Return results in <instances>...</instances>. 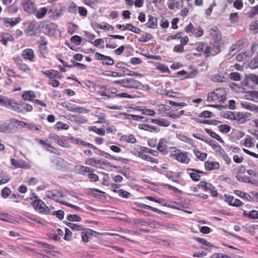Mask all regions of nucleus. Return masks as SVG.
I'll return each mask as SVG.
<instances>
[{
	"label": "nucleus",
	"mask_w": 258,
	"mask_h": 258,
	"mask_svg": "<svg viewBox=\"0 0 258 258\" xmlns=\"http://www.w3.org/2000/svg\"><path fill=\"white\" fill-rule=\"evenodd\" d=\"M22 55L24 59L33 61L34 57V51L31 49H26L23 51Z\"/></svg>",
	"instance_id": "21"
},
{
	"label": "nucleus",
	"mask_w": 258,
	"mask_h": 258,
	"mask_svg": "<svg viewBox=\"0 0 258 258\" xmlns=\"http://www.w3.org/2000/svg\"><path fill=\"white\" fill-rule=\"evenodd\" d=\"M241 105L243 108L246 109L258 112V107L251 103L246 101H242L241 103Z\"/></svg>",
	"instance_id": "22"
},
{
	"label": "nucleus",
	"mask_w": 258,
	"mask_h": 258,
	"mask_svg": "<svg viewBox=\"0 0 258 258\" xmlns=\"http://www.w3.org/2000/svg\"><path fill=\"white\" fill-rule=\"evenodd\" d=\"M152 36L149 33H146L145 35H142L139 39V41L142 42H146L150 40Z\"/></svg>",
	"instance_id": "60"
},
{
	"label": "nucleus",
	"mask_w": 258,
	"mask_h": 258,
	"mask_svg": "<svg viewBox=\"0 0 258 258\" xmlns=\"http://www.w3.org/2000/svg\"><path fill=\"white\" fill-rule=\"evenodd\" d=\"M90 229H87L81 233V236L84 242H87L89 241V239L91 238Z\"/></svg>",
	"instance_id": "33"
},
{
	"label": "nucleus",
	"mask_w": 258,
	"mask_h": 258,
	"mask_svg": "<svg viewBox=\"0 0 258 258\" xmlns=\"http://www.w3.org/2000/svg\"><path fill=\"white\" fill-rule=\"evenodd\" d=\"M35 210L39 213L48 215L51 212V210L53 209V207H48L42 200H37L33 206Z\"/></svg>",
	"instance_id": "3"
},
{
	"label": "nucleus",
	"mask_w": 258,
	"mask_h": 258,
	"mask_svg": "<svg viewBox=\"0 0 258 258\" xmlns=\"http://www.w3.org/2000/svg\"><path fill=\"white\" fill-rule=\"evenodd\" d=\"M139 128L147 131H149L150 132H158L159 130L157 128V127L154 126H151L148 124H139Z\"/></svg>",
	"instance_id": "27"
},
{
	"label": "nucleus",
	"mask_w": 258,
	"mask_h": 258,
	"mask_svg": "<svg viewBox=\"0 0 258 258\" xmlns=\"http://www.w3.org/2000/svg\"><path fill=\"white\" fill-rule=\"evenodd\" d=\"M243 145L247 148H251L254 146V144L252 141L251 137L249 135H246L243 140Z\"/></svg>",
	"instance_id": "38"
},
{
	"label": "nucleus",
	"mask_w": 258,
	"mask_h": 258,
	"mask_svg": "<svg viewBox=\"0 0 258 258\" xmlns=\"http://www.w3.org/2000/svg\"><path fill=\"white\" fill-rule=\"evenodd\" d=\"M51 162L52 166L57 169H60L65 167L66 161L61 158L53 157Z\"/></svg>",
	"instance_id": "17"
},
{
	"label": "nucleus",
	"mask_w": 258,
	"mask_h": 258,
	"mask_svg": "<svg viewBox=\"0 0 258 258\" xmlns=\"http://www.w3.org/2000/svg\"><path fill=\"white\" fill-rule=\"evenodd\" d=\"M172 155L177 161L181 163L188 164L190 161V158L187 156V153L180 152L179 150L175 151Z\"/></svg>",
	"instance_id": "9"
},
{
	"label": "nucleus",
	"mask_w": 258,
	"mask_h": 258,
	"mask_svg": "<svg viewBox=\"0 0 258 258\" xmlns=\"http://www.w3.org/2000/svg\"><path fill=\"white\" fill-rule=\"evenodd\" d=\"M148 27L150 28H156L157 27V19L156 17L149 15L148 21L146 24Z\"/></svg>",
	"instance_id": "23"
},
{
	"label": "nucleus",
	"mask_w": 258,
	"mask_h": 258,
	"mask_svg": "<svg viewBox=\"0 0 258 258\" xmlns=\"http://www.w3.org/2000/svg\"><path fill=\"white\" fill-rule=\"evenodd\" d=\"M35 97V93L32 91H25L22 95V98L25 100L32 101Z\"/></svg>",
	"instance_id": "31"
},
{
	"label": "nucleus",
	"mask_w": 258,
	"mask_h": 258,
	"mask_svg": "<svg viewBox=\"0 0 258 258\" xmlns=\"http://www.w3.org/2000/svg\"><path fill=\"white\" fill-rule=\"evenodd\" d=\"M48 139L62 147L69 148L70 147L69 143L65 139V137H59L54 134H50L48 136Z\"/></svg>",
	"instance_id": "7"
},
{
	"label": "nucleus",
	"mask_w": 258,
	"mask_h": 258,
	"mask_svg": "<svg viewBox=\"0 0 258 258\" xmlns=\"http://www.w3.org/2000/svg\"><path fill=\"white\" fill-rule=\"evenodd\" d=\"M113 83L118 84L126 89H139L142 86V83L139 81L131 78H126L123 79L116 80Z\"/></svg>",
	"instance_id": "2"
},
{
	"label": "nucleus",
	"mask_w": 258,
	"mask_h": 258,
	"mask_svg": "<svg viewBox=\"0 0 258 258\" xmlns=\"http://www.w3.org/2000/svg\"><path fill=\"white\" fill-rule=\"evenodd\" d=\"M249 68L252 69H255L258 68V59L253 58L249 63Z\"/></svg>",
	"instance_id": "64"
},
{
	"label": "nucleus",
	"mask_w": 258,
	"mask_h": 258,
	"mask_svg": "<svg viewBox=\"0 0 258 258\" xmlns=\"http://www.w3.org/2000/svg\"><path fill=\"white\" fill-rule=\"evenodd\" d=\"M70 140H72V142L74 143L77 144H80L83 146H87L88 143L87 142L84 141L79 138H75L74 137H72L70 138Z\"/></svg>",
	"instance_id": "56"
},
{
	"label": "nucleus",
	"mask_w": 258,
	"mask_h": 258,
	"mask_svg": "<svg viewBox=\"0 0 258 258\" xmlns=\"http://www.w3.org/2000/svg\"><path fill=\"white\" fill-rule=\"evenodd\" d=\"M138 206L139 207L143 208H145V209H146L148 210H151V211H152L154 212H156L157 213H158V214L162 213V211H161L160 210H159L157 208L152 207L150 206H149V205H146V204H144L143 203H138Z\"/></svg>",
	"instance_id": "39"
},
{
	"label": "nucleus",
	"mask_w": 258,
	"mask_h": 258,
	"mask_svg": "<svg viewBox=\"0 0 258 258\" xmlns=\"http://www.w3.org/2000/svg\"><path fill=\"white\" fill-rule=\"evenodd\" d=\"M225 201L229 205L233 207H240L243 205V203L241 201L234 198L232 196H225Z\"/></svg>",
	"instance_id": "15"
},
{
	"label": "nucleus",
	"mask_w": 258,
	"mask_h": 258,
	"mask_svg": "<svg viewBox=\"0 0 258 258\" xmlns=\"http://www.w3.org/2000/svg\"><path fill=\"white\" fill-rule=\"evenodd\" d=\"M204 165L206 169L209 171L218 169L220 168V164L218 162L207 161L205 162Z\"/></svg>",
	"instance_id": "20"
},
{
	"label": "nucleus",
	"mask_w": 258,
	"mask_h": 258,
	"mask_svg": "<svg viewBox=\"0 0 258 258\" xmlns=\"http://www.w3.org/2000/svg\"><path fill=\"white\" fill-rule=\"evenodd\" d=\"M12 165L15 168H22L25 165V162L21 160H17L14 158L11 159Z\"/></svg>",
	"instance_id": "40"
},
{
	"label": "nucleus",
	"mask_w": 258,
	"mask_h": 258,
	"mask_svg": "<svg viewBox=\"0 0 258 258\" xmlns=\"http://www.w3.org/2000/svg\"><path fill=\"white\" fill-rule=\"evenodd\" d=\"M239 47V44H233L229 49V54L231 55H234L238 51Z\"/></svg>",
	"instance_id": "57"
},
{
	"label": "nucleus",
	"mask_w": 258,
	"mask_h": 258,
	"mask_svg": "<svg viewBox=\"0 0 258 258\" xmlns=\"http://www.w3.org/2000/svg\"><path fill=\"white\" fill-rule=\"evenodd\" d=\"M55 128L58 130H68L69 128V125L61 121L57 122L55 125Z\"/></svg>",
	"instance_id": "51"
},
{
	"label": "nucleus",
	"mask_w": 258,
	"mask_h": 258,
	"mask_svg": "<svg viewBox=\"0 0 258 258\" xmlns=\"http://www.w3.org/2000/svg\"><path fill=\"white\" fill-rule=\"evenodd\" d=\"M2 20L4 24L6 26L9 24L10 26L13 27L19 23L21 21V18L20 17L15 18H3Z\"/></svg>",
	"instance_id": "18"
},
{
	"label": "nucleus",
	"mask_w": 258,
	"mask_h": 258,
	"mask_svg": "<svg viewBox=\"0 0 258 258\" xmlns=\"http://www.w3.org/2000/svg\"><path fill=\"white\" fill-rule=\"evenodd\" d=\"M95 116L98 118V120L96 121L95 123H105L106 122V116L104 113H99L96 114Z\"/></svg>",
	"instance_id": "41"
},
{
	"label": "nucleus",
	"mask_w": 258,
	"mask_h": 258,
	"mask_svg": "<svg viewBox=\"0 0 258 258\" xmlns=\"http://www.w3.org/2000/svg\"><path fill=\"white\" fill-rule=\"evenodd\" d=\"M42 73L50 79H53L57 77V71L53 70L43 71Z\"/></svg>",
	"instance_id": "48"
},
{
	"label": "nucleus",
	"mask_w": 258,
	"mask_h": 258,
	"mask_svg": "<svg viewBox=\"0 0 258 258\" xmlns=\"http://www.w3.org/2000/svg\"><path fill=\"white\" fill-rule=\"evenodd\" d=\"M138 157L144 160L148 161L152 163H158L157 160L141 152L139 153Z\"/></svg>",
	"instance_id": "36"
},
{
	"label": "nucleus",
	"mask_w": 258,
	"mask_h": 258,
	"mask_svg": "<svg viewBox=\"0 0 258 258\" xmlns=\"http://www.w3.org/2000/svg\"><path fill=\"white\" fill-rule=\"evenodd\" d=\"M104 75L107 77H121L123 76V74L122 73L108 71V73L104 74Z\"/></svg>",
	"instance_id": "59"
},
{
	"label": "nucleus",
	"mask_w": 258,
	"mask_h": 258,
	"mask_svg": "<svg viewBox=\"0 0 258 258\" xmlns=\"http://www.w3.org/2000/svg\"><path fill=\"white\" fill-rule=\"evenodd\" d=\"M66 225L73 231H81L84 230L83 226L74 223L67 222Z\"/></svg>",
	"instance_id": "46"
},
{
	"label": "nucleus",
	"mask_w": 258,
	"mask_h": 258,
	"mask_svg": "<svg viewBox=\"0 0 258 258\" xmlns=\"http://www.w3.org/2000/svg\"><path fill=\"white\" fill-rule=\"evenodd\" d=\"M118 193L119 196L123 198L128 199L131 196V194L129 192L122 189L118 190Z\"/></svg>",
	"instance_id": "61"
},
{
	"label": "nucleus",
	"mask_w": 258,
	"mask_h": 258,
	"mask_svg": "<svg viewBox=\"0 0 258 258\" xmlns=\"http://www.w3.org/2000/svg\"><path fill=\"white\" fill-rule=\"evenodd\" d=\"M132 222L135 225L141 226H147V222L142 219H135Z\"/></svg>",
	"instance_id": "58"
},
{
	"label": "nucleus",
	"mask_w": 258,
	"mask_h": 258,
	"mask_svg": "<svg viewBox=\"0 0 258 258\" xmlns=\"http://www.w3.org/2000/svg\"><path fill=\"white\" fill-rule=\"evenodd\" d=\"M200 187H202L206 191L211 190L214 188V187L210 183L206 182L205 181H201L198 184Z\"/></svg>",
	"instance_id": "35"
},
{
	"label": "nucleus",
	"mask_w": 258,
	"mask_h": 258,
	"mask_svg": "<svg viewBox=\"0 0 258 258\" xmlns=\"http://www.w3.org/2000/svg\"><path fill=\"white\" fill-rule=\"evenodd\" d=\"M226 99V92L223 88L215 89L213 92L208 93L207 101L222 103Z\"/></svg>",
	"instance_id": "1"
},
{
	"label": "nucleus",
	"mask_w": 258,
	"mask_h": 258,
	"mask_svg": "<svg viewBox=\"0 0 258 258\" xmlns=\"http://www.w3.org/2000/svg\"><path fill=\"white\" fill-rule=\"evenodd\" d=\"M35 141L37 142V143L40 144L42 146L43 149L55 155H60V153L58 150L54 147L51 146L50 144L47 143L42 140L38 138H36Z\"/></svg>",
	"instance_id": "10"
},
{
	"label": "nucleus",
	"mask_w": 258,
	"mask_h": 258,
	"mask_svg": "<svg viewBox=\"0 0 258 258\" xmlns=\"http://www.w3.org/2000/svg\"><path fill=\"white\" fill-rule=\"evenodd\" d=\"M196 240L199 243L203 244L204 245L209 247V248H213L214 247V245L211 243L210 242L206 240L205 239L202 238H197Z\"/></svg>",
	"instance_id": "47"
},
{
	"label": "nucleus",
	"mask_w": 258,
	"mask_h": 258,
	"mask_svg": "<svg viewBox=\"0 0 258 258\" xmlns=\"http://www.w3.org/2000/svg\"><path fill=\"white\" fill-rule=\"evenodd\" d=\"M250 30L253 33L258 32V21H253L250 25Z\"/></svg>",
	"instance_id": "54"
},
{
	"label": "nucleus",
	"mask_w": 258,
	"mask_h": 258,
	"mask_svg": "<svg viewBox=\"0 0 258 258\" xmlns=\"http://www.w3.org/2000/svg\"><path fill=\"white\" fill-rule=\"evenodd\" d=\"M13 40L14 37L12 35L9 33H4L2 35L0 41L3 45L6 46L8 41H12Z\"/></svg>",
	"instance_id": "29"
},
{
	"label": "nucleus",
	"mask_w": 258,
	"mask_h": 258,
	"mask_svg": "<svg viewBox=\"0 0 258 258\" xmlns=\"http://www.w3.org/2000/svg\"><path fill=\"white\" fill-rule=\"evenodd\" d=\"M167 142L168 141L167 139L165 138H162L159 140V143L158 144L157 149L160 152H162L164 154H167L168 152L167 150Z\"/></svg>",
	"instance_id": "19"
},
{
	"label": "nucleus",
	"mask_w": 258,
	"mask_h": 258,
	"mask_svg": "<svg viewBox=\"0 0 258 258\" xmlns=\"http://www.w3.org/2000/svg\"><path fill=\"white\" fill-rule=\"evenodd\" d=\"M125 118L130 120H134L137 121H144L143 119L145 118L142 116H139L134 114H125Z\"/></svg>",
	"instance_id": "42"
},
{
	"label": "nucleus",
	"mask_w": 258,
	"mask_h": 258,
	"mask_svg": "<svg viewBox=\"0 0 258 258\" xmlns=\"http://www.w3.org/2000/svg\"><path fill=\"white\" fill-rule=\"evenodd\" d=\"M165 175L169 179L171 180L172 181L179 183V180L177 179L179 177L178 174H176L173 172L169 171H165Z\"/></svg>",
	"instance_id": "28"
},
{
	"label": "nucleus",
	"mask_w": 258,
	"mask_h": 258,
	"mask_svg": "<svg viewBox=\"0 0 258 258\" xmlns=\"http://www.w3.org/2000/svg\"><path fill=\"white\" fill-rule=\"evenodd\" d=\"M67 219L68 221L73 222H80L81 221V218L76 214H69L67 216Z\"/></svg>",
	"instance_id": "49"
},
{
	"label": "nucleus",
	"mask_w": 258,
	"mask_h": 258,
	"mask_svg": "<svg viewBox=\"0 0 258 258\" xmlns=\"http://www.w3.org/2000/svg\"><path fill=\"white\" fill-rule=\"evenodd\" d=\"M188 170L192 171V172L190 173V178L194 181H199L201 177L200 174L202 173V171L192 168H190Z\"/></svg>",
	"instance_id": "26"
},
{
	"label": "nucleus",
	"mask_w": 258,
	"mask_h": 258,
	"mask_svg": "<svg viewBox=\"0 0 258 258\" xmlns=\"http://www.w3.org/2000/svg\"><path fill=\"white\" fill-rule=\"evenodd\" d=\"M3 106L6 107L18 113H24L20 105L13 99L5 97Z\"/></svg>",
	"instance_id": "4"
},
{
	"label": "nucleus",
	"mask_w": 258,
	"mask_h": 258,
	"mask_svg": "<svg viewBox=\"0 0 258 258\" xmlns=\"http://www.w3.org/2000/svg\"><path fill=\"white\" fill-rule=\"evenodd\" d=\"M167 6L171 10L175 9H180L183 6V0H168Z\"/></svg>",
	"instance_id": "16"
},
{
	"label": "nucleus",
	"mask_w": 258,
	"mask_h": 258,
	"mask_svg": "<svg viewBox=\"0 0 258 258\" xmlns=\"http://www.w3.org/2000/svg\"><path fill=\"white\" fill-rule=\"evenodd\" d=\"M14 124L8 121L0 122V133H12L14 128Z\"/></svg>",
	"instance_id": "14"
},
{
	"label": "nucleus",
	"mask_w": 258,
	"mask_h": 258,
	"mask_svg": "<svg viewBox=\"0 0 258 258\" xmlns=\"http://www.w3.org/2000/svg\"><path fill=\"white\" fill-rule=\"evenodd\" d=\"M212 81L215 83L226 82L228 79V75L226 73L222 74H216L211 77Z\"/></svg>",
	"instance_id": "13"
},
{
	"label": "nucleus",
	"mask_w": 258,
	"mask_h": 258,
	"mask_svg": "<svg viewBox=\"0 0 258 258\" xmlns=\"http://www.w3.org/2000/svg\"><path fill=\"white\" fill-rule=\"evenodd\" d=\"M0 215L4 217V218H0V219L5 222H10V220L14 219L12 216L7 213H0Z\"/></svg>",
	"instance_id": "55"
},
{
	"label": "nucleus",
	"mask_w": 258,
	"mask_h": 258,
	"mask_svg": "<svg viewBox=\"0 0 258 258\" xmlns=\"http://www.w3.org/2000/svg\"><path fill=\"white\" fill-rule=\"evenodd\" d=\"M21 5L24 11L29 14H35L36 12V7L33 0H22Z\"/></svg>",
	"instance_id": "8"
},
{
	"label": "nucleus",
	"mask_w": 258,
	"mask_h": 258,
	"mask_svg": "<svg viewBox=\"0 0 258 258\" xmlns=\"http://www.w3.org/2000/svg\"><path fill=\"white\" fill-rule=\"evenodd\" d=\"M242 215L251 219H256L258 218V211L254 210L249 212L243 211Z\"/></svg>",
	"instance_id": "24"
},
{
	"label": "nucleus",
	"mask_w": 258,
	"mask_h": 258,
	"mask_svg": "<svg viewBox=\"0 0 258 258\" xmlns=\"http://www.w3.org/2000/svg\"><path fill=\"white\" fill-rule=\"evenodd\" d=\"M194 153L197 158L201 161H204L206 159L207 154L206 153L201 152L198 150H194Z\"/></svg>",
	"instance_id": "43"
},
{
	"label": "nucleus",
	"mask_w": 258,
	"mask_h": 258,
	"mask_svg": "<svg viewBox=\"0 0 258 258\" xmlns=\"http://www.w3.org/2000/svg\"><path fill=\"white\" fill-rule=\"evenodd\" d=\"M48 11L47 8L45 7L41 8L37 11H36V17L38 19H42L44 17L47 12Z\"/></svg>",
	"instance_id": "37"
},
{
	"label": "nucleus",
	"mask_w": 258,
	"mask_h": 258,
	"mask_svg": "<svg viewBox=\"0 0 258 258\" xmlns=\"http://www.w3.org/2000/svg\"><path fill=\"white\" fill-rule=\"evenodd\" d=\"M95 56L96 59L102 60V63L103 65L112 66L114 64V60L110 56L102 54L99 52H96Z\"/></svg>",
	"instance_id": "11"
},
{
	"label": "nucleus",
	"mask_w": 258,
	"mask_h": 258,
	"mask_svg": "<svg viewBox=\"0 0 258 258\" xmlns=\"http://www.w3.org/2000/svg\"><path fill=\"white\" fill-rule=\"evenodd\" d=\"M218 129L223 133H228L230 132L231 127L228 124H221L218 126Z\"/></svg>",
	"instance_id": "53"
},
{
	"label": "nucleus",
	"mask_w": 258,
	"mask_h": 258,
	"mask_svg": "<svg viewBox=\"0 0 258 258\" xmlns=\"http://www.w3.org/2000/svg\"><path fill=\"white\" fill-rule=\"evenodd\" d=\"M89 130L96 133L98 135L103 136L105 134V130L103 128H98L96 126H91L89 127Z\"/></svg>",
	"instance_id": "44"
},
{
	"label": "nucleus",
	"mask_w": 258,
	"mask_h": 258,
	"mask_svg": "<svg viewBox=\"0 0 258 258\" xmlns=\"http://www.w3.org/2000/svg\"><path fill=\"white\" fill-rule=\"evenodd\" d=\"M90 110L84 107H78L75 105L73 112L79 113H85L89 112Z\"/></svg>",
	"instance_id": "52"
},
{
	"label": "nucleus",
	"mask_w": 258,
	"mask_h": 258,
	"mask_svg": "<svg viewBox=\"0 0 258 258\" xmlns=\"http://www.w3.org/2000/svg\"><path fill=\"white\" fill-rule=\"evenodd\" d=\"M125 29L136 34H139L141 31L140 28L136 27L132 24H126Z\"/></svg>",
	"instance_id": "45"
},
{
	"label": "nucleus",
	"mask_w": 258,
	"mask_h": 258,
	"mask_svg": "<svg viewBox=\"0 0 258 258\" xmlns=\"http://www.w3.org/2000/svg\"><path fill=\"white\" fill-rule=\"evenodd\" d=\"M176 137L180 141L188 143L191 146H194L195 143L194 140L188 138L186 136L182 134H177Z\"/></svg>",
	"instance_id": "32"
},
{
	"label": "nucleus",
	"mask_w": 258,
	"mask_h": 258,
	"mask_svg": "<svg viewBox=\"0 0 258 258\" xmlns=\"http://www.w3.org/2000/svg\"><path fill=\"white\" fill-rule=\"evenodd\" d=\"M76 170L78 173L86 175L87 173L93 171V169L86 166L79 165L76 166Z\"/></svg>",
	"instance_id": "25"
},
{
	"label": "nucleus",
	"mask_w": 258,
	"mask_h": 258,
	"mask_svg": "<svg viewBox=\"0 0 258 258\" xmlns=\"http://www.w3.org/2000/svg\"><path fill=\"white\" fill-rule=\"evenodd\" d=\"M75 105V104L69 102H63L61 103L62 107L66 108L68 110L72 112H73Z\"/></svg>",
	"instance_id": "50"
},
{
	"label": "nucleus",
	"mask_w": 258,
	"mask_h": 258,
	"mask_svg": "<svg viewBox=\"0 0 258 258\" xmlns=\"http://www.w3.org/2000/svg\"><path fill=\"white\" fill-rule=\"evenodd\" d=\"M71 120L78 123H85L88 120L82 115H73Z\"/></svg>",
	"instance_id": "34"
},
{
	"label": "nucleus",
	"mask_w": 258,
	"mask_h": 258,
	"mask_svg": "<svg viewBox=\"0 0 258 258\" xmlns=\"http://www.w3.org/2000/svg\"><path fill=\"white\" fill-rule=\"evenodd\" d=\"M210 36L213 42L221 44L220 41L221 40L222 36L216 27H213L211 29Z\"/></svg>",
	"instance_id": "12"
},
{
	"label": "nucleus",
	"mask_w": 258,
	"mask_h": 258,
	"mask_svg": "<svg viewBox=\"0 0 258 258\" xmlns=\"http://www.w3.org/2000/svg\"><path fill=\"white\" fill-rule=\"evenodd\" d=\"M122 138L123 140L128 143H135L136 142V139L133 135H130L129 136H124Z\"/></svg>",
	"instance_id": "62"
},
{
	"label": "nucleus",
	"mask_w": 258,
	"mask_h": 258,
	"mask_svg": "<svg viewBox=\"0 0 258 258\" xmlns=\"http://www.w3.org/2000/svg\"><path fill=\"white\" fill-rule=\"evenodd\" d=\"M45 195L47 198L59 202L61 204L63 202L62 198L65 196L61 191L56 189L47 190L45 192Z\"/></svg>",
	"instance_id": "5"
},
{
	"label": "nucleus",
	"mask_w": 258,
	"mask_h": 258,
	"mask_svg": "<svg viewBox=\"0 0 258 258\" xmlns=\"http://www.w3.org/2000/svg\"><path fill=\"white\" fill-rule=\"evenodd\" d=\"M97 160H96L94 158H91L86 160L85 162V164L93 167H96V166H97Z\"/></svg>",
	"instance_id": "63"
},
{
	"label": "nucleus",
	"mask_w": 258,
	"mask_h": 258,
	"mask_svg": "<svg viewBox=\"0 0 258 258\" xmlns=\"http://www.w3.org/2000/svg\"><path fill=\"white\" fill-rule=\"evenodd\" d=\"M97 166L96 168L105 169L106 168L111 167L110 163L104 159H100L97 160Z\"/></svg>",
	"instance_id": "30"
},
{
	"label": "nucleus",
	"mask_w": 258,
	"mask_h": 258,
	"mask_svg": "<svg viewBox=\"0 0 258 258\" xmlns=\"http://www.w3.org/2000/svg\"><path fill=\"white\" fill-rule=\"evenodd\" d=\"M220 51V44H217L216 43L212 42L209 46L206 47L204 53L207 56H209L210 55L214 56L218 54Z\"/></svg>",
	"instance_id": "6"
}]
</instances>
